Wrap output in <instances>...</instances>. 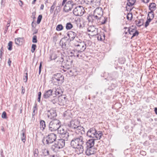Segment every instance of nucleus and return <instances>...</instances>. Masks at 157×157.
Listing matches in <instances>:
<instances>
[{
    "label": "nucleus",
    "instance_id": "2eb2a0df",
    "mask_svg": "<svg viewBox=\"0 0 157 157\" xmlns=\"http://www.w3.org/2000/svg\"><path fill=\"white\" fill-rule=\"evenodd\" d=\"M70 56H74L75 57L76 56L77 57L80 58L82 57V54L78 53V50H76V49H74L73 50H72L70 52Z\"/></svg>",
    "mask_w": 157,
    "mask_h": 157
},
{
    "label": "nucleus",
    "instance_id": "6ab92c4d",
    "mask_svg": "<svg viewBox=\"0 0 157 157\" xmlns=\"http://www.w3.org/2000/svg\"><path fill=\"white\" fill-rule=\"evenodd\" d=\"M107 17H104L103 16L100 17L99 18H97L95 19L94 20H96V21L98 23H100L101 24H105L107 21Z\"/></svg>",
    "mask_w": 157,
    "mask_h": 157
},
{
    "label": "nucleus",
    "instance_id": "774afa93",
    "mask_svg": "<svg viewBox=\"0 0 157 157\" xmlns=\"http://www.w3.org/2000/svg\"><path fill=\"white\" fill-rule=\"evenodd\" d=\"M63 61H64L63 59V57H62L60 59L59 61L60 62H61L62 63V64H63Z\"/></svg>",
    "mask_w": 157,
    "mask_h": 157
},
{
    "label": "nucleus",
    "instance_id": "aec40b11",
    "mask_svg": "<svg viewBox=\"0 0 157 157\" xmlns=\"http://www.w3.org/2000/svg\"><path fill=\"white\" fill-rule=\"evenodd\" d=\"M48 112L50 113L49 114H48V118L51 119H52V120L55 119H54V118L57 116V114L55 111L52 110H50V111H48Z\"/></svg>",
    "mask_w": 157,
    "mask_h": 157
},
{
    "label": "nucleus",
    "instance_id": "ea45409f",
    "mask_svg": "<svg viewBox=\"0 0 157 157\" xmlns=\"http://www.w3.org/2000/svg\"><path fill=\"white\" fill-rule=\"evenodd\" d=\"M42 16L41 15H39L37 18V21L36 22L37 24H39L40 23L42 20Z\"/></svg>",
    "mask_w": 157,
    "mask_h": 157
},
{
    "label": "nucleus",
    "instance_id": "4be33fe9",
    "mask_svg": "<svg viewBox=\"0 0 157 157\" xmlns=\"http://www.w3.org/2000/svg\"><path fill=\"white\" fill-rule=\"evenodd\" d=\"M58 97L56 96L53 95L49 100V101L52 103L53 104H58L59 102Z\"/></svg>",
    "mask_w": 157,
    "mask_h": 157
},
{
    "label": "nucleus",
    "instance_id": "58836bf2",
    "mask_svg": "<svg viewBox=\"0 0 157 157\" xmlns=\"http://www.w3.org/2000/svg\"><path fill=\"white\" fill-rule=\"evenodd\" d=\"M39 151L37 149H35L33 151L34 156V157H37Z\"/></svg>",
    "mask_w": 157,
    "mask_h": 157
},
{
    "label": "nucleus",
    "instance_id": "de8ad7c7",
    "mask_svg": "<svg viewBox=\"0 0 157 157\" xmlns=\"http://www.w3.org/2000/svg\"><path fill=\"white\" fill-rule=\"evenodd\" d=\"M2 117L3 119H6L7 118L6 113L5 111H4L2 113Z\"/></svg>",
    "mask_w": 157,
    "mask_h": 157
},
{
    "label": "nucleus",
    "instance_id": "69168bd1",
    "mask_svg": "<svg viewBox=\"0 0 157 157\" xmlns=\"http://www.w3.org/2000/svg\"><path fill=\"white\" fill-rule=\"evenodd\" d=\"M1 157H5L4 155L3 154V151L2 149L1 150Z\"/></svg>",
    "mask_w": 157,
    "mask_h": 157
},
{
    "label": "nucleus",
    "instance_id": "4c0bfd02",
    "mask_svg": "<svg viewBox=\"0 0 157 157\" xmlns=\"http://www.w3.org/2000/svg\"><path fill=\"white\" fill-rule=\"evenodd\" d=\"M100 0H92V4L97 5L100 3Z\"/></svg>",
    "mask_w": 157,
    "mask_h": 157
},
{
    "label": "nucleus",
    "instance_id": "412c9836",
    "mask_svg": "<svg viewBox=\"0 0 157 157\" xmlns=\"http://www.w3.org/2000/svg\"><path fill=\"white\" fill-rule=\"evenodd\" d=\"M67 35L68 36L70 41L73 40L75 38L77 39L76 37V34L74 32L70 31L67 33Z\"/></svg>",
    "mask_w": 157,
    "mask_h": 157
},
{
    "label": "nucleus",
    "instance_id": "20e7f679",
    "mask_svg": "<svg viewBox=\"0 0 157 157\" xmlns=\"http://www.w3.org/2000/svg\"><path fill=\"white\" fill-rule=\"evenodd\" d=\"M76 38L77 39H75L74 45L78 53L82 54V52L86 49V44L84 41L78 39L77 37H76Z\"/></svg>",
    "mask_w": 157,
    "mask_h": 157
},
{
    "label": "nucleus",
    "instance_id": "8fccbe9b",
    "mask_svg": "<svg viewBox=\"0 0 157 157\" xmlns=\"http://www.w3.org/2000/svg\"><path fill=\"white\" fill-rule=\"evenodd\" d=\"M41 92H39L38 93V98H37V101L38 102H40V98L41 97Z\"/></svg>",
    "mask_w": 157,
    "mask_h": 157
},
{
    "label": "nucleus",
    "instance_id": "c9c22d12",
    "mask_svg": "<svg viewBox=\"0 0 157 157\" xmlns=\"http://www.w3.org/2000/svg\"><path fill=\"white\" fill-rule=\"evenodd\" d=\"M57 57V55L56 53H53L52 54L50 57L51 60H55Z\"/></svg>",
    "mask_w": 157,
    "mask_h": 157
},
{
    "label": "nucleus",
    "instance_id": "f3484780",
    "mask_svg": "<svg viewBox=\"0 0 157 157\" xmlns=\"http://www.w3.org/2000/svg\"><path fill=\"white\" fill-rule=\"evenodd\" d=\"M52 90L53 91V93L54 92V95L56 96L58 95H61L63 93L62 90L60 87H57L53 88Z\"/></svg>",
    "mask_w": 157,
    "mask_h": 157
},
{
    "label": "nucleus",
    "instance_id": "052dcab7",
    "mask_svg": "<svg viewBox=\"0 0 157 157\" xmlns=\"http://www.w3.org/2000/svg\"><path fill=\"white\" fill-rule=\"evenodd\" d=\"M150 22L148 21L147 20L146 21L145 24V28L147 27L149 25Z\"/></svg>",
    "mask_w": 157,
    "mask_h": 157
},
{
    "label": "nucleus",
    "instance_id": "c85d7f7f",
    "mask_svg": "<svg viewBox=\"0 0 157 157\" xmlns=\"http://www.w3.org/2000/svg\"><path fill=\"white\" fill-rule=\"evenodd\" d=\"M42 151L43 155L44 156H47L49 154V151L46 148L42 149Z\"/></svg>",
    "mask_w": 157,
    "mask_h": 157
},
{
    "label": "nucleus",
    "instance_id": "6e6552de",
    "mask_svg": "<svg viewBox=\"0 0 157 157\" xmlns=\"http://www.w3.org/2000/svg\"><path fill=\"white\" fill-rule=\"evenodd\" d=\"M56 135L54 133H51L49 134L46 137H44L42 142L44 145L45 144L49 145L56 141Z\"/></svg>",
    "mask_w": 157,
    "mask_h": 157
},
{
    "label": "nucleus",
    "instance_id": "bf43d9fd",
    "mask_svg": "<svg viewBox=\"0 0 157 157\" xmlns=\"http://www.w3.org/2000/svg\"><path fill=\"white\" fill-rule=\"evenodd\" d=\"M36 15V12H33L32 13V15L31 16V17L33 18V19H34L36 18L35 17Z\"/></svg>",
    "mask_w": 157,
    "mask_h": 157
},
{
    "label": "nucleus",
    "instance_id": "ddd939ff",
    "mask_svg": "<svg viewBox=\"0 0 157 157\" xmlns=\"http://www.w3.org/2000/svg\"><path fill=\"white\" fill-rule=\"evenodd\" d=\"M79 125V123L76 120H72L67 124V126L71 129H75Z\"/></svg>",
    "mask_w": 157,
    "mask_h": 157
},
{
    "label": "nucleus",
    "instance_id": "b1692460",
    "mask_svg": "<svg viewBox=\"0 0 157 157\" xmlns=\"http://www.w3.org/2000/svg\"><path fill=\"white\" fill-rule=\"evenodd\" d=\"M22 132V134L21 136V141L24 143H25L26 140V136L25 132L23 130L21 131Z\"/></svg>",
    "mask_w": 157,
    "mask_h": 157
},
{
    "label": "nucleus",
    "instance_id": "e433bc0d",
    "mask_svg": "<svg viewBox=\"0 0 157 157\" xmlns=\"http://www.w3.org/2000/svg\"><path fill=\"white\" fill-rule=\"evenodd\" d=\"M12 44L13 42L12 41H10L9 42L8 44V50L11 51L12 50Z\"/></svg>",
    "mask_w": 157,
    "mask_h": 157
},
{
    "label": "nucleus",
    "instance_id": "603ef678",
    "mask_svg": "<svg viewBox=\"0 0 157 157\" xmlns=\"http://www.w3.org/2000/svg\"><path fill=\"white\" fill-rule=\"evenodd\" d=\"M84 1L87 4H92V0H85Z\"/></svg>",
    "mask_w": 157,
    "mask_h": 157
},
{
    "label": "nucleus",
    "instance_id": "cd10ccee",
    "mask_svg": "<svg viewBox=\"0 0 157 157\" xmlns=\"http://www.w3.org/2000/svg\"><path fill=\"white\" fill-rule=\"evenodd\" d=\"M136 0H127V5L129 7L133 6L136 2Z\"/></svg>",
    "mask_w": 157,
    "mask_h": 157
},
{
    "label": "nucleus",
    "instance_id": "680f3d73",
    "mask_svg": "<svg viewBox=\"0 0 157 157\" xmlns=\"http://www.w3.org/2000/svg\"><path fill=\"white\" fill-rule=\"evenodd\" d=\"M97 37L98 40H100L101 41V38L100 34H98L97 35Z\"/></svg>",
    "mask_w": 157,
    "mask_h": 157
},
{
    "label": "nucleus",
    "instance_id": "f03ea898",
    "mask_svg": "<svg viewBox=\"0 0 157 157\" xmlns=\"http://www.w3.org/2000/svg\"><path fill=\"white\" fill-rule=\"evenodd\" d=\"M94 139H90L86 142V143H85L83 147V148L84 150L86 148L85 153L86 155L90 156L96 152L97 149L94 147Z\"/></svg>",
    "mask_w": 157,
    "mask_h": 157
},
{
    "label": "nucleus",
    "instance_id": "4d7b16f0",
    "mask_svg": "<svg viewBox=\"0 0 157 157\" xmlns=\"http://www.w3.org/2000/svg\"><path fill=\"white\" fill-rule=\"evenodd\" d=\"M153 19V18H151L150 17V16H149V14L148 15V16L147 18V20L149 21L150 22L151 21V20Z\"/></svg>",
    "mask_w": 157,
    "mask_h": 157
},
{
    "label": "nucleus",
    "instance_id": "c03bdc74",
    "mask_svg": "<svg viewBox=\"0 0 157 157\" xmlns=\"http://www.w3.org/2000/svg\"><path fill=\"white\" fill-rule=\"evenodd\" d=\"M139 33L138 31L136 30L135 32L134 33H132V36L131 39H132L134 37L136 36H137L139 35Z\"/></svg>",
    "mask_w": 157,
    "mask_h": 157
},
{
    "label": "nucleus",
    "instance_id": "9b49d317",
    "mask_svg": "<svg viewBox=\"0 0 157 157\" xmlns=\"http://www.w3.org/2000/svg\"><path fill=\"white\" fill-rule=\"evenodd\" d=\"M64 77L60 73H57L53 75L52 77V81L54 82L58 81L59 83H62L63 82Z\"/></svg>",
    "mask_w": 157,
    "mask_h": 157
},
{
    "label": "nucleus",
    "instance_id": "2f4dec72",
    "mask_svg": "<svg viewBox=\"0 0 157 157\" xmlns=\"http://www.w3.org/2000/svg\"><path fill=\"white\" fill-rule=\"evenodd\" d=\"M96 29L93 26H90L88 28L87 31L91 33L93 31H94Z\"/></svg>",
    "mask_w": 157,
    "mask_h": 157
},
{
    "label": "nucleus",
    "instance_id": "a19ab883",
    "mask_svg": "<svg viewBox=\"0 0 157 157\" xmlns=\"http://www.w3.org/2000/svg\"><path fill=\"white\" fill-rule=\"evenodd\" d=\"M132 17V15L131 13H129L128 14L127 18L128 20H131Z\"/></svg>",
    "mask_w": 157,
    "mask_h": 157
},
{
    "label": "nucleus",
    "instance_id": "9d476101",
    "mask_svg": "<svg viewBox=\"0 0 157 157\" xmlns=\"http://www.w3.org/2000/svg\"><path fill=\"white\" fill-rule=\"evenodd\" d=\"M84 11L85 10L82 6H76L73 10V13L76 16H81L83 14Z\"/></svg>",
    "mask_w": 157,
    "mask_h": 157
},
{
    "label": "nucleus",
    "instance_id": "a18cd8bd",
    "mask_svg": "<svg viewBox=\"0 0 157 157\" xmlns=\"http://www.w3.org/2000/svg\"><path fill=\"white\" fill-rule=\"evenodd\" d=\"M37 42V36L36 35L33 36L32 39V42L34 43H36Z\"/></svg>",
    "mask_w": 157,
    "mask_h": 157
},
{
    "label": "nucleus",
    "instance_id": "dca6fc26",
    "mask_svg": "<svg viewBox=\"0 0 157 157\" xmlns=\"http://www.w3.org/2000/svg\"><path fill=\"white\" fill-rule=\"evenodd\" d=\"M58 98L59 100L58 104L61 105H65L67 101V99L66 97L64 96H59Z\"/></svg>",
    "mask_w": 157,
    "mask_h": 157
},
{
    "label": "nucleus",
    "instance_id": "473e14b6",
    "mask_svg": "<svg viewBox=\"0 0 157 157\" xmlns=\"http://www.w3.org/2000/svg\"><path fill=\"white\" fill-rule=\"evenodd\" d=\"M98 29H96L94 31H93L92 32L88 34L89 35H90L92 36H96L98 34L97 33Z\"/></svg>",
    "mask_w": 157,
    "mask_h": 157
},
{
    "label": "nucleus",
    "instance_id": "f704fd0d",
    "mask_svg": "<svg viewBox=\"0 0 157 157\" xmlns=\"http://www.w3.org/2000/svg\"><path fill=\"white\" fill-rule=\"evenodd\" d=\"M63 29V25L61 24H59L56 27V30L58 31H60Z\"/></svg>",
    "mask_w": 157,
    "mask_h": 157
},
{
    "label": "nucleus",
    "instance_id": "bb28decb",
    "mask_svg": "<svg viewBox=\"0 0 157 157\" xmlns=\"http://www.w3.org/2000/svg\"><path fill=\"white\" fill-rule=\"evenodd\" d=\"M149 9L151 11H153L156 9V5L155 3H150L149 6Z\"/></svg>",
    "mask_w": 157,
    "mask_h": 157
},
{
    "label": "nucleus",
    "instance_id": "a878e982",
    "mask_svg": "<svg viewBox=\"0 0 157 157\" xmlns=\"http://www.w3.org/2000/svg\"><path fill=\"white\" fill-rule=\"evenodd\" d=\"M136 24L138 26H141L143 25L144 23V20L143 19H140L139 20H136L135 21Z\"/></svg>",
    "mask_w": 157,
    "mask_h": 157
},
{
    "label": "nucleus",
    "instance_id": "13d9d810",
    "mask_svg": "<svg viewBox=\"0 0 157 157\" xmlns=\"http://www.w3.org/2000/svg\"><path fill=\"white\" fill-rule=\"evenodd\" d=\"M41 67H42V63L40 62V66L39 67V74H40L41 71Z\"/></svg>",
    "mask_w": 157,
    "mask_h": 157
},
{
    "label": "nucleus",
    "instance_id": "1a4fd4ad",
    "mask_svg": "<svg viewBox=\"0 0 157 157\" xmlns=\"http://www.w3.org/2000/svg\"><path fill=\"white\" fill-rule=\"evenodd\" d=\"M60 134L61 139L65 141H70L72 137H73L74 134H69V133L63 128H61L60 130L58 132Z\"/></svg>",
    "mask_w": 157,
    "mask_h": 157
},
{
    "label": "nucleus",
    "instance_id": "72a5a7b5",
    "mask_svg": "<svg viewBox=\"0 0 157 157\" xmlns=\"http://www.w3.org/2000/svg\"><path fill=\"white\" fill-rule=\"evenodd\" d=\"M59 44L63 48L65 49L66 48V44L64 42H63L62 40L60 41Z\"/></svg>",
    "mask_w": 157,
    "mask_h": 157
},
{
    "label": "nucleus",
    "instance_id": "09e8293b",
    "mask_svg": "<svg viewBox=\"0 0 157 157\" xmlns=\"http://www.w3.org/2000/svg\"><path fill=\"white\" fill-rule=\"evenodd\" d=\"M3 49L2 47L0 50V59L1 60L2 59V53H3Z\"/></svg>",
    "mask_w": 157,
    "mask_h": 157
},
{
    "label": "nucleus",
    "instance_id": "37998d69",
    "mask_svg": "<svg viewBox=\"0 0 157 157\" xmlns=\"http://www.w3.org/2000/svg\"><path fill=\"white\" fill-rule=\"evenodd\" d=\"M60 6H56V10L54 11V14H55V13L56 12L57 13L59 12L60 11Z\"/></svg>",
    "mask_w": 157,
    "mask_h": 157
},
{
    "label": "nucleus",
    "instance_id": "f8f14e48",
    "mask_svg": "<svg viewBox=\"0 0 157 157\" xmlns=\"http://www.w3.org/2000/svg\"><path fill=\"white\" fill-rule=\"evenodd\" d=\"M103 15V10L102 9L101 7H98L94 10L92 18L93 20H94L95 18H99L100 17H101Z\"/></svg>",
    "mask_w": 157,
    "mask_h": 157
},
{
    "label": "nucleus",
    "instance_id": "5701e85b",
    "mask_svg": "<svg viewBox=\"0 0 157 157\" xmlns=\"http://www.w3.org/2000/svg\"><path fill=\"white\" fill-rule=\"evenodd\" d=\"M46 127V124L45 121L44 120H40V128L42 131H44Z\"/></svg>",
    "mask_w": 157,
    "mask_h": 157
},
{
    "label": "nucleus",
    "instance_id": "49530a36",
    "mask_svg": "<svg viewBox=\"0 0 157 157\" xmlns=\"http://www.w3.org/2000/svg\"><path fill=\"white\" fill-rule=\"evenodd\" d=\"M100 35L101 38V41L104 40L105 39V35L103 33H101Z\"/></svg>",
    "mask_w": 157,
    "mask_h": 157
},
{
    "label": "nucleus",
    "instance_id": "5fc2aeb1",
    "mask_svg": "<svg viewBox=\"0 0 157 157\" xmlns=\"http://www.w3.org/2000/svg\"><path fill=\"white\" fill-rule=\"evenodd\" d=\"M26 76H25V78H23V80L25 82H27L28 80V74L27 73H26Z\"/></svg>",
    "mask_w": 157,
    "mask_h": 157
},
{
    "label": "nucleus",
    "instance_id": "79ce46f5",
    "mask_svg": "<svg viewBox=\"0 0 157 157\" xmlns=\"http://www.w3.org/2000/svg\"><path fill=\"white\" fill-rule=\"evenodd\" d=\"M36 47V44H32L31 51L32 53H33L34 52Z\"/></svg>",
    "mask_w": 157,
    "mask_h": 157
},
{
    "label": "nucleus",
    "instance_id": "0eeeda50",
    "mask_svg": "<svg viewBox=\"0 0 157 157\" xmlns=\"http://www.w3.org/2000/svg\"><path fill=\"white\" fill-rule=\"evenodd\" d=\"M78 2V0H69L67 2L64 6V11L68 12L71 11L72 8L77 6Z\"/></svg>",
    "mask_w": 157,
    "mask_h": 157
},
{
    "label": "nucleus",
    "instance_id": "864d4df0",
    "mask_svg": "<svg viewBox=\"0 0 157 157\" xmlns=\"http://www.w3.org/2000/svg\"><path fill=\"white\" fill-rule=\"evenodd\" d=\"M117 86V85L116 83H112L111 84V85L110 86L111 87V89H113L114 88L116 87Z\"/></svg>",
    "mask_w": 157,
    "mask_h": 157
},
{
    "label": "nucleus",
    "instance_id": "a211bd4d",
    "mask_svg": "<svg viewBox=\"0 0 157 157\" xmlns=\"http://www.w3.org/2000/svg\"><path fill=\"white\" fill-rule=\"evenodd\" d=\"M76 129V133L78 134H84L85 133L84 128L81 126L78 125Z\"/></svg>",
    "mask_w": 157,
    "mask_h": 157
},
{
    "label": "nucleus",
    "instance_id": "f257e3e1",
    "mask_svg": "<svg viewBox=\"0 0 157 157\" xmlns=\"http://www.w3.org/2000/svg\"><path fill=\"white\" fill-rule=\"evenodd\" d=\"M75 134H74L73 137L71 139L70 144L71 147L77 149L79 151V153L81 154L83 152V147L87 141L82 136H79L76 137L75 136Z\"/></svg>",
    "mask_w": 157,
    "mask_h": 157
},
{
    "label": "nucleus",
    "instance_id": "0e129e2a",
    "mask_svg": "<svg viewBox=\"0 0 157 157\" xmlns=\"http://www.w3.org/2000/svg\"><path fill=\"white\" fill-rule=\"evenodd\" d=\"M140 154L143 155H146V153L145 151H142L140 152Z\"/></svg>",
    "mask_w": 157,
    "mask_h": 157
},
{
    "label": "nucleus",
    "instance_id": "6e6d98bb",
    "mask_svg": "<svg viewBox=\"0 0 157 157\" xmlns=\"http://www.w3.org/2000/svg\"><path fill=\"white\" fill-rule=\"evenodd\" d=\"M148 14H149V15L150 14L151 15V16H150V17L153 19L154 17V15L153 14V11H151L150 12H149Z\"/></svg>",
    "mask_w": 157,
    "mask_h": 157
},
{
    "label": "nucleus",
    "instance_id": "39448f33",
    "mask_svg": "<svg viewBox=\"0 0 157 157\" xmlns=\"http://www.w3.org/2000/svg\"><path fill=\"white\" fill-rule=\"evenodd\" d=\"M65 145V142L64 140L60 139L55 141L54 144L50 147L51 150L53 152H57L59 149L63 148Z\"/></svg>",
    "mask_w": 157,
    "mask_h": 157
},
{
    "label": "nucleus",
    "instance_id": "338daca9",
    "mask_svg": "<svg viewBox=\"0 0 157 157\" xmlns=\"http://www.w3.org/2000/svg\"><path fill=\"white\" fill-rule=\"evenodd\" d=\"M68 113L67 111H65L63 113V116L64 117H66L68 115L67 113Z\"/></svg>",
    "mask_w": 157,
    "mask_h": 157
},
{
    "label": "nucleus",
    "instance_id": "7c9ffc66",
    "mask_svg": "<svg viewBox=\"0 0 157 157\" xmlns=\"http://www.w3.org/2000/svg\"><path fill=\"white\" fill-rule=\"evenodd\" d=\"M73 27V25L71 22L67 23L66 24V28L67 30L71 29Z\"/></svg>",
    "mask_w": 157,
    "mask_h": 157
},
{
    "label": "nucleus",
    "instance_id": "3c124183",
    "mask_svg": "<svg viewBox=\"0 0 157 157\" xmlns=\"http://www.w3.org/2000/svg\"><path fill=\"white\" fill-rule=\"evenodd\" d=\"M55 8V7L54 6H52L51 7L50 9V13L52 14V13H53L54 12Z\"/></svg>",
    "mask_w": 157,
    "mask_h": 157
},
{
    "label": "nucleus",
    "instance_id": "4468645a",
    "mask_svg": "<svg viewBox=\"0 0 157 157\" xmlns=\"http://www.w3.org/2000/svg\"><path fill=\"white\" fill-rule=\"evenodd\" d=\"M53 95L54 93H53L52 90L50 89L45 91L43 94V97L45 99H49Z\"/></svg>",
    "mask_w": 157,
    "mask_h": 157
},
{
    "label": "nucleus",
    "instance_id": "393cba45",
    "mask_svg": "<svg viewBox=\"0 0 157 157\" xmlns=\"http://www.w3.org/2000/svg\"><path fill=\"white\" fill-rule=\"evenodd\" d=\"M23 38V37H19L15 38V39L16 44L18 45H20L22 44Z\"/></svg>",
    "mask_w": 157,
    "mask_h": 157
},
{
    "label": "nucleus",
    "instance_id": "e2e57ef3",
    "mask_svg": "<svg viewBox=\"0 0 157 157\" xmlns=\"http://www.w3.org/2000/svg\"><path fill=\"white\" fill-rule=\"evenodd\" d=\"M36 106H37V105L36 104H35V105L33 107V113H34L35 110L37 109Z\"/></svg>",
    "mask_w": 157,
    "mask_h": 157
},
{
    "label": "nucleus",
    "instance_id": "c756f323",
    "mask_svg": "<svg viewBox=\"0 0 157 157\" xmlns=\"http://www.w3.org/2000/svg\"><path fill=\"white\" fill-rule=\"evenodd\" d=\"M124 29H128V32H129V33L130 34H132V33H134L136 30L135 29H133L131 27L128 28L127 27H124Z\"/></svg>",
    "mask_w": 157,
    "mask_h": 157
},
{
    "label": "nucleus",
    "instance_id": "7ed1b4c3",
    "mask_svg": "<svg viewBox=\"0 0 157 157\" xmlns=\"http://www.w3.org/2000/svg\"><path fill=\"white\" fill-rule=\"evenodd\" d=\"M102 135L101 131H99L97 132L95 128L93 127L90 129L86 133L87 136L89 137L92 138L91 139H94V141L100 139Z\"/></svg>",
    "mask_w": 157,
    "mask_h": 157
},
{
    "label": "nucleus",
    "instance_id": "423d86ee",
    "mask_svg": "<svg viewBox=\"0 0 157 157\" xmlns=\"http://www.w3.org/2000/svg\"><path fill=\"white\" fill-rule=\"evenodd\" d=\"M61 123L60 121L57 119H53L50 122L48 125L49 129L51 131H54L56 130H60Z\"/></svg>",
    "mask_w": 157,
    "mask_h": 157
}]
</instances>
